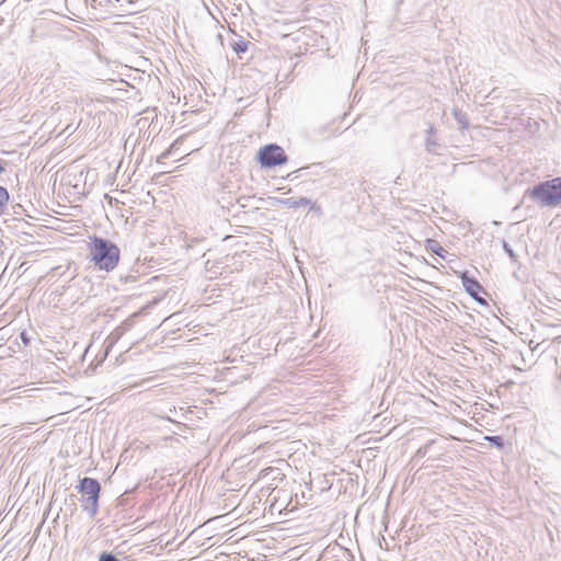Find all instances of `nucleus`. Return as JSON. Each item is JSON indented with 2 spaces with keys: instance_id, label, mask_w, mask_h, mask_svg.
<instances>
[{
  "instance_id": "obj_1",
  "label": "nucleus",
  "mask_w": 561,
  "mask_h": 561,
  "mask_svg": "<svg viewBox=\"0 0 561 561\" xmlns=\"http://www.w3.org/2000/svg\"><path fill=\"white\" fill-rule=\"evenodd\" d=\"M89 257L98 270L112 272L119 263L121 249L113 241L94 236L89 242Z\"/></svg>"
},
{
  "instance_id": "obj_2",
  "label": "nucleus",
  "mask_w": 561,
  "mask_h": 561,
  "mask_svg": "<svg viewBox=\"0 0 561 561\" xmlns=\"http://www.w3.org/2000/svg\"><path fill=\"white\" fill-rule=\"evenodd\" d=\"M526 194L541 207H556L561 203V176L540 182Z\"/></svg>"
},
{
  "instance_id": "obj_3",
  "label": "nucleus",
  "mask_w": 561,
  "mask_h": 561,
  "mask_svg": "<svg viewBox=\"0 0 561 561\" xmlns=\"http://www.w3.org/2000/svg\"><path fill=\"white\" fill-rule=\"evenodd\" d=\"M81 494V506L90 517H94L99 512V500L101 494V483L99 480L90 477H83L76 486Z\"/></svg>"
},
{
  "instance_id": "obj_4",
  "label": "nucleus",
  "mask_w": 561,
  "mask_h": 561,
  "mask_svg": "<svg viewBox=\"0 0 561 561\" xmlns=\"http://www.w3.org/2000/svg\"><path fill=\"white\" fill-rule=\"evenodd\" d=\"M257 161L262 168L273 169L287 162L288 157L277 144H267L257 152Z\"/></svg>"
},
{
  "instance_id": "obj_5",
  "label": "nucleus",
  "mask_w": 561,
  "mask_h": 561,
  "mask_svg": "<svg viewBox=\"0 0 561 561\" xmlns=\"http://www.w3.org/2000/svg\"><path fill=\"white\" fill-rule=\"evenodd\" d=\"M9 233L16 236L21 242H28L35 236L36 227L23 218L10 217L3 220Z\"/></svg>"
},
{
  "instance_id": "obj_6",
  "label": "nucleus",
  "mask_w": 561,
  "mask_h": 561,
  "mask_svg": "<svg viewBox=\"0 0 561 561\" xmlns=\"http://www.w3.org/2000/svg\"><path fill=\"white\" fill-rule=\"evenodd\" d=\"M335 134L336 128L334 122H329L313 127L309 131V138L313 142H320L332 138Z\"/></svg>"
},
{
  "instance_id": "obj_7",
  "label": "nucleus",
  "mask_w": 561,
  "mask_h": 561,
  "mask_svg": "<svg viewBox=\"0 0 561 561\" xmlns=\"http://www.w3.org/2000/svg\"><path fill=\"white\" fill-rule=\"evenodd\" d=\"M458 276L461 279V283H462V286H463L466 293L471 298L481 293L485 294V290L482 287V285L479 283V280L476 277L470 276L468 271L460 272Z\"/></svg>"
},
{
  "instance_id": "obj_8",
  "label": "nucleus",
  "mask_w": 561,
  "mask_h": 561,
  "mask_svg": "<svg viewBox=\"0 0 561 561\" xmlns=\"http://www.w3.org/2000/svg\"><path fill=\"white\" fill-rule=\"evenodd\" d=\"M436 131L437 130L433 125H430L425 131V150L431 154H437V149L440 146L436 137Z\"/></svg>"
},
{
  "instance_id": "obj_9",
  "label": "nucleus",
  "mask_w": 561,
  "mask_h": 561,
  "mask_svg": "<svg viewBox=\"0 0 561 561\" xmlns=\"http://www.w3.org/2000/svg\"><path fill=\"white\" fill-rule=\"evenodd\" d=\"M425 247L428 251L433 252L437 256L442 259L446 257L447 251L439 244L438 241L434 239H427L425 241Z\"/></svg>"
},
{
  "instance_id": "obj_10",
  "label": "nucleus",
  "mask_w": 561,
  "mask_h": 561,
  "mask_svg": "<svg viewBox=\"0 0 561 561\" xmlns=\"http://www.w3.org/2000/svg\"><path fill=\"white\" fill-rule=\"evenodd\" d=\"M282 203L289 208H299V207H305L307 205H310L311 199L308 197H300V198L290 197V198L283 199Z\"/></svg>"
},
{
  "instance_id": "obj_11",
  "label": "nucleus",
  "mask_w": 561,
  "mask_h": 561,
  "mask_svg": "<svg viewBox=\"0 0 561 561\" xmlns=\"http://www.w3.org/2000/svg\"><path fill=\"white\" fill-rule=\"evenodd\" d=\"M453 116L458 123L460 130H466L469 128V119L467 117V114L463 113L461 110L455 107L453 110Z\"/></svg>"
},
{
  "instance_id": "obj_12",
  "label": "nucleus",
  "mask_w": 561,
  "mask_h": 561,
  "mask_svg": "<svg viewBox=\"0 0 561 561\" xmlns=\"http://www.w3.org/2000/svg\"><path fill=\"white\" fill-rule=\"evenodd\" d=\"M323 168V163L322 162H318V163H311L307 167H302V168H299L297 169L296 171H294L293 173H290L288 176L293 175V174H298V173H302L304 171H308V173L310 175H318L319 174V171Z\"/></svg>"
},
{
  "instance_id": "obj_13",
  "label": "nucleus",
  "mask_w": 561,
  "mask_h": 561,
  "mask_svg": "<svg viewBox=\"0 0 561 561\" xmlns=\"http://www.w3.org/2000/svg\"><path fill=\"white\" fill-rule=\"evenodd\" d=\"M134 324V320L131 318L125 320L119 327L115 329L112 333L115 339H119L125 332L129 331Z\"/></svg>"
},
{
  "instance_id": "obj_14",
  "label": "nucleus",
  "mask_w": 561,
  "mask_h": 561,
  "mask_svg": "<svg viewBox=\"0 0 561 561\" xmlns=\"http://www.w3.org/2000/svg\"><path fill=\"white\" fill-rule=\"evenodd\" d=\"M248 45H249V43L247 41L240 38V39L233 42L231 44V47L236 54L240 55V54H243L247 51Z\"/></svg>"
},
{
  "instance_id": "obj_15",
  "label": "nucleus",
  "mask_w": 561,
  "mask_h": 561,
  "mask_svg": "<svg viewBox=\"0 0 561 561\" xmlns=\"http://www.w3.org/2000/svg\"><path fill=\"white\" fill-rule=\"evenodd\" d=\"M485 440H488L492 446H495L499 449L504 448L505 445L504 438L500 435L485 436Z\"/></svg>"
},
{
  "instance_id": "obj_16",
  "label": "nucleus",
  "mask_w": 561,
  "mask_h": 561,
  "mask_svg": "<svg viewBox=\"0 0 561 561\" xmlns=\"http://www.w3.org/2000/svg\"><path fill=\"white\" fill-rule=\"evenodd\" d=\"M502 248L504 252L515 262L517 260V255L515 254L514 250L510 245V243L505 240H502Z\"/></svg>"
},
{
  "instance_id": "obj_17",
  "label": "nucleus",
  "mask_w": 561,
  "mask_h": 561,
  "mask_svg": "<svg viewBox=\"0 0 561 561\" xmlns=\"http://www.w3.org/2000/svg\"><path fill=\"white\" fill-rule=\"evenodd\" d=\"M98 561H121L114 553L110 551H102Z\"/></svg>"
},
{
  "instance_id": "obj_18",
  "label": "nucleus",
  "mask_w": 561,
  "mask_h": 561,
  "mask_svg": "<svg viewBox=\"0 0 561 561\" xmlns=\"http://www.w3.org/2000/svg\"><path fill=\"white\" fill-rule=\"evenodd\" d=\"M9 201V192L5 187L0 186V204L7 205Z\"/></svg>"
},
{
  "instance_id": "obj_19",
  "label": "nucleus",
  "mask_w": 561,
  "mask_h": 561,
  "mask_svg": "<svg viewBox=\"0 0 561 561\" xmlns=\"http://www.w3.org/2000/svg\"><path fill=\"white\" fill-rule=\"evenodd\" d=\"M472 299L474 301H477L481 306H486L488 305L486 300L480 294H478L477 296L472 297Z\"/></svg>"
},
{
  "instance_id": "obj_20",
  "label": "nucleus",
  "mask_w": 561,
  "mask_h": 561,
  "mask_svg": "<svg viewBox=\"0 0 561 561\" xmlns=\"http://www.w3.org/2000/svg\"><path fill=\"white\" fill-rule=\"evenodd\" d=\"M20 337H21V340H22L24 345H28L30 344V337L27 336L25 331L21 332Z\"/></svg>"
},
{
  "instance_id": "obj_21",
  "label": "nucleus",
  "mask_w": 561,
  "mask_h": 561,
  "mask_svg": "<svg viewBox=\"0 0 561 561\" xmlns=\"http://www.w3.org/2000/svg\"><path fill=\"white\" fill-rule=\"evenodd\" d=\"M431 443L426 444L425 446L419 448L417 455L419 456H425L427 453V448L430 447Z\"/></svg>"
},
{
  "instance_id": "obj_22",
  "label": "nucleus",
  "mask_w": 561,
  "mask_h": 561,
  "mask_svg": "<svg viewBox=\"0 0 561 561\" xmlns=\"http://www.w3.org/2000/svg\"><path fill=\"white\" fill-rule=\"evenodd\" d=\"M13 27H14V24L9 25L8 32L4 35L5 36L10 35L12 33Z\"/></svg>"
},
{
  "instance_id": "obj_23",
  "label": "nucleus",
  "mask_w": 561,
  "mask_h": 561,
  "mask_svg": "<svg viewBox=\"0 0 561 561\" xmlns=\"http://www.w3.org/2000/svg\"><path fill=\"white\" fill-rule=\"evenodd\" d=\"M7 205L0 204V216L4 213Z\"/></svg>"
},
{
  "instance_id": "obj_24",
  "label": "nucleus",
  "mask_w": 561,
  "mask_h": 561,
  "mask_svg": "<svg viewBox=\"0 0 561 561\" xmlns=\"http://www.w3.org/2000/svg\"><path fill=\"white\" fill-rule=\"evenodd\" d=\"M5 23V19L0 15V27L3 26Z\"/></svg>"
},
{
  "instance_id": "obj_25",
  "label": "nucleus",
  "mask_w": 561,
  "mask_h": 561,
  "mask_svg": "<svg viewBox=\"0 0 561 561\" xmlns=\"http://www.w3.org/2000/svg\"><path fill=\"white\" fill-rule=\"evenodd\" d=\"M15 210H14V214H19V208H22V206L20 204H18L16 206L13 207Z\"/></svg>"
},
{
  "instance_id": "obj_26",
  "label": "nucleus",
  "mask_w": 561,
  "mask_h": 561,
  "mask_svg": "<svg viewBox=\"0 0 561 561\" xmlns=\"http://www.w3.org/2000/svg\"><path fill=\"white\" fill-rule=\"evenodd\" d=\"M15 210H14V214H19V208H22V206L20 204H18L16 206L13 207Z\"/></svg>"
},
{
  "instance_id": "obj_27",
  "label": "nucleus",
  "mask_w": 561,
  "mask_h": 561,
  "mask_svg": "<svg viewBox=\"0 0 561 561\" xmlns=\"http://www.w3.org/2000/svg\"><path fill=\"white\" fill-rule=\"evenodd\" d=\"M15 210H14V214H19V208H22V206L20 204H18L16 206L13 207Z\"/></svg>"
},
{
  "instance_id": "obj_28",
  "label": "nucleus",
  "mask_w": 561,
  "mask_h": 561,
  "mask_svg": "<svg viewBox=\"0 0 561 561\" xmlns=\"http://www.w3.org/2000/svg\"><path fill=\"white\" fill-rule=\"evenodd\" d=\"M4 170V167H3V162L2 160L0 159V173Z\"/></svg>"
},
{
  "instance_id": "obj_29",
  "label": "nucleus",
  "mask_w": 561,
  "mask_h": 561,
  "mask_svg": "<svg viewBox=\"0 0 561 561\" xmlns=\"http://www.w3.org/2000/svg\"><path fill=\"white\" fill-rule=\"evenodd\" d=\"M34 34H35V30H34V28H31V34H30V38H31V39L33 38Z\"/></svg>"
}]
</instances>
